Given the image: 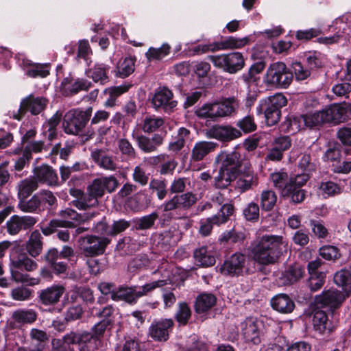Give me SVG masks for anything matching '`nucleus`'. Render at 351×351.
<instances>
[{
  "instance_id": "nucleus-1",
  "label": "nucleus",
  "mask_w": 351,
  "mask_h": 351,
  "mask_svg": "<svg viewBox=\"0 0 351 351\" xmlns=\"http://www.w3.org/2000/svg\"><path fill=\"white\" fill-rule=\"evenodd\" d=\"M221 163L218 175L215 178L217 188L224 189L235 179L236 188L245 192L258 185V178L247 161L240 160L237 152L221 153L217 158Z\"/></svg>"
},
{
  "instance_id": "nucleus-2",
  "label": "nucleus",
  "mask_w": 351,
  "mask_h": 351,
  "mask_svg": "<svg viewBox=\"0 0 351 351\" xmlns=\"http://www.w3.org/2000/svg\"><path fill=\"white\" fill-rule=\"evenodd\" d=\"M286 244L280 235L265 234L258 238L254 244L251 256L260 265L275 263L282 253Z\"/></svg>"
},
{
  "instance_id": "nucleus-3",
  "label": "nucleus",
  "mask_w": 351,
  "mask_h": 351,
  "mask_svg": "<svg viewBox=\"0 0 351 351\" xmlns=\"http://www.w3.org/2000/svg\"><path fill=\"white\" fill-rule=\"evenodd\" d=\"M239 106V101L234 97L222 98L220 100L204 104L196 108L195 113L199 118L215 121L234 116Z\"/></svg>"
},
{
  "instance_id": "nucleus-4",
  "label": "nucleus",
  "mask_w": 351,
  "mask_h": 351,
  "mask_svg": "<svg viewBox=\"0 0 351 351\" xmlns=\"http://www.w3.org/2000/svg\"><path fill=\"white\" fill-rule=\"evenodd\" d=\"M10 259V273L13 280L32 286L38 283V279L29 278L27 274H22L19 271L21 269L27 271H33L37 267V263L22 251L18 243L12 248Z\"/></svg>"
},
{
  "instance_id": "nucleus-5",
  "label": "nucleus",
  "mask_w": 351,
  "mask_h": 351,
  "mask_svg": "<svg viewBox=\"0 0 351 351\" xmlns=\"http://www.w3.org/2000/svg\"><path fill=\"white\" fill-rule=\"evenodd\" d=\"M345 110L337 104H332L324 109L306 115H302L305 120V126L313 128L324 123L334 124L342 122L344 119Z\"/></svg>"
},
{
  "instance_id": "nucleus-6",
  "label": "nucleus",
  "mask_w": 351,
  "mask_h": 351,
  "mask_svg": "<svg viewBox=\"0 0 351 351\" xmlns=\"http://www.w3.org/2000/svg\"><path fill=\"white\" fill-rule=\"evenodd\" d=\"M287 100L282 93H276L260 101L257 107L258 114L264 113L268 125L277 123L280 117V109L286 106Z\"/></svg>"
},
{
  "instance_id": "nucleus-7",
  "label": "nucleus",
  "mask_w": 351,
  "mask_h": 351,
  "mask_svg": "<svg viewBox=\"0 0 351 351\" xmlns=\"http://www.w3.org/2000/svg\"><path fill=\"white\" fill-rule=\"evenodd\" d=\"M250 259L245 254L236 252L228 258L219 267L223 275L241 276L252 272L250 264Z\"/></svg>"
},
{
  "instance_id": "nucleus-8",
  "label": "nucleus",
  "mask_w": 351,
  "mask_h": 351,
  "mask_svg": "<svg viewBox=\"0 0 351 351\" xmlns=\"http://www.w3.org/2000/svg\"><path fill=\"white\" fill-rule=\"evenodd\" d=\"M208 60L213 65L230 74L241 71L245 65V60L240 52H230L220 55L209 56Z\"/></svg>"
},
{
  "instance_id": "nucleus-9",
  "label": "nucleus",
  "mask_w": 351,
  "mask_h": 351,
  "mask_svg": "<svg viewBox=\"0 0 351 351\" xmlns=\"http://www.w3.org/2000/svg\"><path fill=\"white\" fill-rule=\"evenodd\" d=\"M90 112L75 109L68 111L63 119L64 131L69 134L77 135L85 128L90 119Z\"/></svg>"
},
{
  "instance_id": "nucleus-10",
  "label": "nucleus",
  "mask_w": 351,
  "mask_h": 351,
  "mask_svg": "<svg viewBox=\"0 0 351 351\" xmlns=\"http://www.w3.org/2000/svg\"><path fill=\"white\" fill-rule=\"evenodd\" d=\"M262 323L256 317H249L240 323L239 330L245 342L258 345L261 341Z\"/></svg>"
},
{
  "instance_id": "nucleus-11",
  "label": "nucleus",
  "mask_w": 351,
  "mask_h": 351,
  "mask_svg": "<svg viewBox=\"0 0 351 351\" xmlns=\"http://www.w3.org/2000/svg\"><path fill=\"white\" fill-rule=\"evenodd\" d=\"M109 243L106 237L87 236L80 239V245L86 256H95L102 254Z\"/></svg>"
},
{
  "instance_id": "nucleus-12",
  "label": "nucleus",
  "mask_w": 351,
  "mask_h": 351,
  "mask_svg": "<svg viewBox=\"0 0 351 351\" xmlns=\"http://www.w3.org/2000/svg\"><path fill=\"white\" fill-rule=\"evenodd\" d=\"M197 201V197L191 192H187L181 195H175L171 199L165 201L162 208L163 211L169 213L175 210L189 209Z\"/></svg>"
},
{
  "instance_id": "nucleus-13",
  "label": "nucleus",
  "mask_w": 351,
  "mask_h": 351,
  "mask_svg": "<svg viewBox=\"0 0 351 351\" xmlns=\"http://www.w3.org/2000/svg\"><path fill=\"white\" fill-rule=\"evenodd\" d=\"M238 129L229 125H215L207 130L206 136L222 142H229L241 136Z\"/></svg>"
},
{
  "instance_id": "nucleus-14",
  "label": "nucleus",
  "mask_w": 351,
  "mask_h": 351,
  "mask_svg": "<svg viewBox=\"0 0 351 351\" xmlns=\"http://www.w3.org/2000/svg\"><path fill=\"white\" fill-rule=\"evenodd\" d=\"M347 297L348 295L343 291L332 288L324 290L321 294L317 295L315 297V302L317 304L336 308L341 305Z\"/></svg>"
},
{
  "instance_id": "nucleus-15",
  "label": "nucleus",
  "mask_w": 351,
  "mask_h": 351,
  "mask_svg": "<svg viewBox=\"0 0 351 351\" xmlns=\"http://www.w3.org/2000/svg\"><path fill=\"white\" fill-rule=\"evenodd\" d=\"M152 103L156 109H162L165 112L172 111L177 106L171 90L166 87L158 88L152 99Z\"/></svg>"
},
{
  "instance_id": "nucleus-16",
  "label": "nucleus",
  "mask_w": 351,
  "mask_h": 351,
  "mask_svg": "<svg viewBox=\"0 0 351 351\" xmlns=\"http://www.w3.org/2000/svg\"><path fill=\"white\" fill-rule=\"evenodd\" d=\"M118 185L117 179L113 176H109L95 179L88 186V189L91 194L99 198L104 195L106 191L108 193L115 191Z\"/></svg>"
},
{
  "instance_id": "nucleus-17",
  "label": "nucleus",
  "mask_w": 351,
  "mask_h": 351,
  "mask_svg": "<svg viewBox=\"0 0 351 351\" xmlns=\"http://www.w3.org/2000/svg\"><path fill=\"white\" fill-rule=\"evenodd\" d=\"M248 42L249 38L247 36L243 38L228 36L219 42H216L208 45H204L202 47V51L206 52L208 51H215L240 49L245 46Z\"/></svg>"
},
{
  "instance_id": "nucleus-18",
  "label": "nucleus",
  "mask_w": 351,
  "mask_h": 351,
  "mask_svg": "<svg viewBox=\"0 0 351 351\" xmlns=\"http://www.w3.org/2000/svg\"><path fill=\"white\" fill-rule=\"evenodd\" d=\"M36 223V219L32 216H19L15 215L7 221L5 226L7 232L10 235H16L22 230L32 228Z\"/></svg>"
},
{
  "instance_id": "nucleus-19",
  "label": "nucleus",
  "mask_w": 351,
  "mask_h": 351,
  "mask_svg": "<svg viewBox=\"0 0 351 351\" xmlns=\"http://www.w3.org/2000/svg\"><path fill=\"white\" fill-rule=\"evenodd\" d=\"M173 326L171 319H161L154 321L149 326V334L156 341H165L169 339V330Z\"/></svg>"
},
{
  "instance_id": "nucleus-20",
  "label": "nucleus",
  "mask_w": 351,
  "mask_h": 351,
  "mask_svg": "<svg viewBox=\"0 0 351 351\" xmlns=\"http://www.w3.org/2000/svg\"><path fill=\"white\" fill-rule=\"evenodd\" d=\"M91 86V82L86 79H73L71 77H65L62 83V94L65 96L73 95L80 91L87 90Z\"/></svg>"
},
{
  "instance_id": "nucleus-21",
  "label": "nucleus",
  "mask_w": 351,
  "mask_h": 351,
  "mask_svg": "<svg viewBox=\"0 0 351 351\" xmlns=\"http://www.w3.org/2000/svg\"><path fill=\"white\" fill-rule=\"evenodd\" d=\"M34 177L37 183H41L48 186H58V177L56 171L50 166L44 165L36 167Z\"/></svg>"
},
{
  "instance_id": "nucleus-22",
  "label": "nucleus",
  "mask_w": 351,
  "mask_h": 351,
  "mask_svg": "<svg viewBox=\"0 0 351 351\" xmlns=\"http://www.w3.org/2000/svg\"><path fill=\"white\" fill-rule=\"evenodd\" d=\"M308 179V173L305 171L295 176L290 177L291 186L293 188L290 197L293 202L301 203L304 200L306 192L301 189V187L306 183Z\"/></svg>"
},
{
  "instance_id": "nucleus-23",
  "label": "nucleus",
  "mask_w": 351,
  "mask_h": 351,
  "mask_svg": "<svg viewBox=\"0 0 351 351\" xmlns=\"http://www.w3.org/2000/svg\"><path fill=\"white\" fill-rule=\"evenodd\" d=\"M270 180L282 196L291 197L293 188L291 186L290 177L287 172L283 170L275 171L270 175Z\"/></svg>"
},
{
  "instance_id": "nucleus-24",
  "label": "nucleus",
  "mask_w": 351,
  "mask_h": 351,
  "mask_svg": "<svg viewBox=\"0 0 351 351\" xmlns=\"http://www.w3.org/2000/svg\"><path fill=\"white\" fill-rule=\"evenodd\" d=\"M60 215L65 219H75L77 214L74 210L67 208L61 210ZM71 225V222L67 220L53 219L49 222L48 226L42 228V232L44 234L49 235L53 232L58 227H70Z\"/></svg>"
},
{
  "instance_id": "nucleus-25",
  "label": "nucleus",
  "mask_w": 351,
  "mask_h": 351,
  "mask_svg": "<svg viewBox=\"0 0 351 351\" xmlns=\"http://www.w3.org/2000/svg\"><path fill=\"white\" fill-rule=\"evenodd\" d=\"M138 147L141 150L145 153H150L157 150L158 147L163 143V137L160 134H154L152 137L149 138L144 135L134 136Z\"/></svg>"
},
{
  "instance_id": "nucleus-26",
  "label": "nucleus",
  "mask_w": 351,
  "mask_h": 351,
  "mask_svg": "<svg viewBox=\"0 0 351 351\" xmlns=\"http://www.w3.org/2000/svg\"><path fill=\"white\" fill-rule=\"evenodd\" d=\"M163 267H158L157 269L154 270L152 273L154 274L156 273H160L164 279L158 280L153 281L152 282L147 283L143 286L136 287V293L137 297L141 298L147 295L149 293L152 292L156 288L162 287L167 284V280H170L169 279V271H165V272L162 271V269Z\"/></svg>"
},
{
  "instance_id": "nucleus-27",
  "label": "nucleus",
  "mask_w": 351,
  "mask_h": 351,
  "mask_svg": "<svg viewBox=\"0 0 351 351\" xmlns=\"http://www.w3.org/2000/svg\"><path fill=\"white\" fill-rule=\"evenodd\" d=\"M313 325L314 330L322 335L331 332L335 328V325L328 319L326 313L321 310L315 311Z\"/></svg>"
},
{
  "instance_id": "nucleus-28",
  "label": "nucleus",
  "mask_w": 351,
  "mask_h": 351,
  "mask_svg": "<svg viewBox=\"0 0 351 351\" xmlns=\"http://www.w3.org/2000/svg\"><path fill=\"white\" fill-rule=\"evenodd\" d=\"M64 292V288L60 285H53L43 289L39 294L41 302L45 305L56 304Z\"/></svg>"
},
{
  "instance_id": "nucleus-29",
  "label": "nucleus",
  "mask_w": 351,
  "mask_h": 351,
  "mask_svg": "<svg viewBox=\"0 0 351 351\" xmlns=\"http://www.w3.org/2000/svg\"><path fill=\"white\" fill-rule=\"evenodd\" d=\"M46 100L43 97L29 95L21 103L19 110L22 112L29 110L32 114H39L45 107Z\"/></svg>"
},
{
  "instance_id": "nucleus-30",
  "label": "nucleus",
  "mask_w": 351,
  "mask_h": 351,
  "mask_svg": "<svg viewBox=\"0 0 351 351\" xmlns=\"http://www.w3.org/2000/svg\"><path fill=\"white\" fill-rule=\"evenodd\" d=\"M91 157L94 162L104 169L115 171L117 168V165L114 158L104 150L95 149L93 151Z\"/></svg>"
},
{
  "instance_id": "nucleus-31",
  "label": "nucleus",
  "mask_w": 351,
  "mask_h": 351,
  "mask_svg": "<svg viewBox=\"0 0 351 351\" xmlns=\"http://www.w3.org/2000/svg\"><path fill=\"white\" fill-rule=\"evenodd\" d=\"M110 66L103 63H96L94 66L88 69L86 71V75L91 78L95 82L101 84H105L109 80L108 71Z\"/></svg>"
},
{
  "instance_id": "nucleus-32",
  "label": "nucleus",
  "mask_w": 351,
  "mask_h": 351,
  "mask_svg": "<svg viewBox=\"0 0 351 351\" xmlns=\"http://www.w3.org/2000/svg\"><path fill=\"white\" fill-rule=\"evenodd\" d=\"M272 308L282 313H289L295 307L294 302L285 293L275 295L271 300Z\"/></svg>"
},
{
  "instance_id": "nucleus-33",
  "label": "nucleus",
  "mask_w": 351,
  "mask_h": 351,
  "mask_svg": "<svg viewBox=\"0 0 351 351\" xmlns=\"http://www.w3.org/2000/svg\"><path fill=\"white\" fill-rule=\"evenodd\" d=\"M217 146V143L211 141L197 142L192 149L191 160L200 161L209 153L213 152Z\"/></svg>"
},
{
  "instance_id": "nucleus-34",
  "label": "nucleus",
  "mask_w": 351,
  "mask_h": 351,
  "mask_svg": "<svg viewBox=\"0 0 351 351\" xmlns=\"http://www.w3.org/2000/svg\"><path fill=\"white\" fill-rule=\"evenodd\" d=\"M36 318L37 314L32 309L19 308L14 311L12 314V319L16 327L32 324Z\"/></svg>"
},
{
  "instance_id": "nucleus-35",
  "label": "nucleus",
  "mask_w": 351,
  "mask_h": 351,
  "mask_svg": "<svg viewBox=\"0 0 351 351\" xmlns=\"http://www.w3.org/2000/svg\"><path fill=\"white\" fill-rule=\"evenodd\" d=\"M150 162L154 165H160V172L161 174L172 172L177 166L175 159L166 154H158L150 158Z\"/></svg>"
},
{
  "instance_id": "nucleus-36",
  "label": "nucleus",
  "mask_w": 351,
  "mask_h": 351,
  "mask_svg": "<svg viewBox=\"0 0 351 351\" xmlns=\"http://www.w3.org/2000/svg\"><path fill=\"white\" fill-rule=\"evenodd\" d=\"M43 237L38 230L33 231L26 243L28 254L34 258L39 256L43 250Z\"/></svg>"
},
{
  "instance_id": "nucleus-37",
  "label": "nucleus",
  "mask_w": 351,
  "mask_h": 351,
  "mask_svg": "<svg viewBox=\"0 0 351 351\" xmlns=\"http://www.w3.org/2000/svg\"><path fill=\"white\" fill-rule=\"evenodd\" d=\"M285 69V64L282 62H276L270 64L267 69L265 81L267 84L277 86L280 80L281 74Z\"/></svg>"
},
{
  "instance_id": "nucleus-38",
  "label": "nucleus",
  "mask_w": 351,
  "mask_h": 351,
  "mask_svg": "<svg viewBox=\"0 0 351 351\" xmlns=\"http://www.w3.org/2000/svg\"><path fill=\"white\" fill-rule=\"evenodd\" d=\"M137 299L136 287H121L112 293V300L114 301L124 300L132 303Z\"/></svg>"
},
{
  "instance_id": "nucleus-39",
  "label": "nucleus",
  "mask_w": 351,
  "mask_h": 351,
  "mask_svg": "<svg viewBox=\"0 0 351 351\" xmlns=\"http://www.w3.org/2000/svg\"><path fill=\"white\" fill-rule=\"evenodd\" d=\"M216 297L212 293H203L199 295L195 303V311L204 313L210 309L216 303Z\"/></svg>"
},
{
  "instance_id": "nucleus-40",
  "label": "nucleus",
  "mask_w": 351,
  "mask_h": 351,
  "mask_svg": "<svg viewBox=\"0 0 351 351\" xmlns=\"http://www.w3.org/2000/svg\"><path fill=\"white\" fill-rule=\"evenodd\" d=\"M193 256L199 266L210 267L215 263L214 255L206 247H201L194 251Z\"/></svg>"
},
{
  "instance_id": "nucleus-41",
  "label": "nucleus",
  "mask_w": 351,
  "mask_h": 351,
  "mask_svg": "<svg viewBox=\"0 0 351 351\" xmlns=\"http://www.w3.org/2000/svg\"><path fill=\"white\" fill-rule=\"evenodd\" d=\"M335 283L343 288V293L347 295L351 292V270L341 269L334 276Z\"/></svg>"
},
{
  "instance_id": "nucleus-42",
  "label": "nucleus",
  "mask_w": 351,
  "mask_h": 351,
  "mask_svg": "<svg viewBox=\"0 0 351 351\" xmlns=\"http://www.w3.org/2000/svg\"><path fill=\"white\" fill-rule=\"evenodd\" d=\"M38 187V184L34 177L21 180L17 186L19 199H26Z\"/></svg>"
},
{
  "instance_id": "nucleus-43",
  "label": "nucleus",
  "mask_w": 351,
  "mask_h": 351,
  "mask_svg": "<svg viewBox=\"0 0 351 351\" xmlns=\"http://www.w3.org/2000/svg\"><path fill=\"white\" fill-rule=\"evenodd\" d=\"M190 131L185 128H180L177 135L175 136L169 144L170 151L177 152L182 149L186 140L189 138Z\"/></svg>"
},
{
  "instance_id": "nucleus-44",
  "label": "nucleus",
  "mask_w": 351,
  "mask_h": 351,
  "mask_svg": "<svg viewBox=\"0 0 351 351\" xmlns=\"http://www.w3.org/2000/svg\"><path fill=\"white\" fill-rule=\"evenodd\" d=\"M305 127V120L302 115L288 117L283 123L284 130L291 134H295Z\"/></svg>"
},
{
  "instance_id": "nucleus-45",
  "label": "nucleus",
  "mask_w": 351,
  "mask_h": 351,
  "mask_svg": "<svg viewBox=\"0 0 351 351\" xmlns=\"http://www.w3.org/2000/svg\"><path fill=\"white\" fill-rule=\"evenodd\" d=\"M164 123L162 118L155 115H149L143 119L141 129L145 133H152L160 128Z\"/></svg>"
},
{
  "instance_id": "nucleus-46",
  "label": "nucleus",
  "mask_w": 351,
  "mask_h": 351,
  "mask_svg": "<svg viewBox=\"0 0 351 351\" xmlns=\"http://www.w3.org/2000/svg\"><path fill=\"white\" fill-rule=\"evenodd\" d=\"M41 210L50 208L57 204V199L53 192L49 190H40L36 193Z\"/></svg>"
},
{
  "instance_id": "nucleus-47",
  "label": "nucleus",
  "mask_w": 351,
  "mask_h": 351,
  "mask_svg": "<svg viewBox=\"0 0 351 351\" xmlns=\"http://www.w3.org/2000/svg\"><path fill=\"white\" fill-rule=\"evenodd\" d=\"M171 47L167 43H164L160 47H149L145 53L147 59L150 62L152 60H160L167 56L170 52Z\"/></svg>"
},
{
  "instance_id": "nucleus-48",
  "label": "nucleus",
  "mask_w": 351,
  "mask_h": 351,
  "mask_svg": "<svg viewBox=\"0 0 351 351\" xmlns=\"http://www.w3.org/2000/svg\"><path fill=\"white\" fill-rule=\"evenodd\" d=\"M98 197L91 194L90 191L87 189V193L83 195L82 198L73 201V205L82 210L93 207L98 204Z\"/></svg>"
},
{
  "instance_id": "nucleus-49",
  "label": "nucleus",
  "mask_w": 351,
  "mask_h": 351,
  "mask_svg": "<svg viewBox=\"0 0 351 351\" xmlns=\"http://www.w3.org/2000/svg\"><path fill=\"white\" fill-rule=\"evenodd\" d=\"M24 71L27 75L32 77H45L49 75V71L42 65L32 64L28 60H23Z\"/></svg>"
},
{
  "instance_id": "nucleus-50",
  "label": "nucleus",
  "mask_w": 351,
  "mask_h": 351,
  "mask_svg": "<svg viewBox=\"0 0 351 351\" xmlns=\"http://www.w3.org/2000/svg\"><path fill=\"white\" fill-rule=\"evenodd\" d=\"M277 202V196L272 190H264L261 193V206L263 210H271Z\"/></svg>"
},
{
  "instance_id": "nucleus-51",
  "label": "nucleus",
  "mask_w": 351,
  "mask_h": 351,
  "mask_svg": "<svg viewBox=\"0 0 351 351\" xmlns=\"http://www.w3.org/2000/svg\"><path fill=\"white\" fill-rule=\"evenodd\" d=\"M135 60L131 57L125 58L117 66L118 77L125 78L128 77L134 71Z\"/></svg>"
},
{
  "instance_id": "nucleus-52",
  "label": "nucleus",
  "mask_w": 351,
  "mask_h": 351,
  "mask_svg": "<svg viewBox=\"0 0 351 351\" xmlns=\"http://www.w3.org/2000/svg\"><path fill=\"white\" fill-rule=\"evenodd\" d=\"M39 202V199L36 193L27 201H26L25 199H21L18 206L20 210L23 212L33 213L38 210H41Z\"/></svg>"
},
{
  "instance_id": "nucleus-53",
  "label": "nucleus",
  "mask_w": 351,
  "mask_h": 351,
  "mask_svg": "<svg viewBox=\"0 0 351 351\" xmlns=\"http://www.w3.org/2000/svg\"><path fill=\"white\" fill-rule=\"evenodd\" d=\"M130 267L135 269H154L156 267V262L148 259L145 255H141L133 259Z\"/></svg>"
},
{
  "instance_id": "nucleus-54",
  "label": "nucleus",
  "mask_w": 351,
  "mask_h": 351,
  "mask_svg": "<svg viewBox=\"0 0 351 351\" xmlns=\"http://www.w3.org/2000/svg\"><path fill=\"white\" fill-rule=\"evenodd\" d=\"M234 207L232 205L229 204H223L219 212L213 217L214 223L215 225L219 226L222 223H226L228 217L233 214Z\"/></svg>"
},
{
  "instance_id": "nucleus-55",
  "label": "nucleus",
  "mask_w": 351,
  "mask_h": 351,
  "mask_svg": "<svg viewBox=\"0 0 351 351\" xmlns=\"http://www.w3.org/2000/svg\"><path fill=\"white\" fill-rule=\"evenodd\" d=\"M149 189L156 193L159 200H162L167 195V184L165 180L153 179L149 182Z\"/></svg>"
},
{
  "instance_id": "nucleus-56",
  "label": "nucleus",
  "mask_w": 351,
  "mask_h": 351,
  "mask_svg": "<svg viewBox=\"0 0 351 351\" xmlns=\"http://www.w3.org/2000/svg\"><path fill=\"white\" fill-rule=\"evenodd\" d=\"M176 239L174 238L173 232L171 230H166L159 234L158 244L160 245L164 250H167L171 245L176 243Z\"/></svg>"
},
{
  "instance_id": "nucleus-57",
  "label": "nucleus",
  "mask_w": 351,
  "mask_h": 351,
  "mask_svg": "<svg viewBox=\"0 0 351 351\" xmlns=\"http://www.w3.org/2000/svg\"><path fill=\"white\" fill-rule=\"evenodd\" d=\"M158 218V215L156 212H153L147 215H145L137 220V228L140 230L149 229L154 226Z\"/></svg>"
},
{
  "instance_id": "nucleus-58",
  "label": "nucleus",
  "mask_w": 351,
  "mask_h": 351,
  "mask_svg": "<svg viewBox=\"0 0 351 351\" xmlns=\"http://www.w3.org/2000/svg\"><path fill=\"white\" fill-rule=\"evenodd\" d=\"M326 274L324 272L313 274L308 278V287L311 291H317L320 289L325 282Z\"/></svg>"
},
{
  "instance_id": "nucleus-59",
  "label": "nucleus",
  "mask_w": 351,
  "mask_h": 351,
  "mask_svg": "<svg viewBox=\"0 0 351 351\" xmlns=\"http://www.w3.org/2000/svg\"><path fill=\"white\" fill-rule=\"evenodd\" d=\"M191 311L186 302L179 304L178 310L176 314V320L180 324H186L191 317Z\"/></svg>"
},
{
  "instance_id": "nucleus-60",
  "label": "nucleus",
  "mask_w": 351,
  "mask_h": 351,
  "mask_svg": "<svg viewBox=\"0 0 351 351\" xmlns=\"http://www.w3.org/2000/svg\"><path fill=\"white\" fill-rule=\"evenodd\" d=\"M62 118V113L57 111L45 123V127L47 128L49 132L48 138L52 140L56 135V128L59 124Z\"/></svg>"
},
{
  "instance_id": "nucleus-61",
  "label": "nucleus",
  "mask_w": 351,
  "mask_h": 351,
  "mask_svg": "<svg viewBox=\"0 0 351 351\" xmlns=\"http://www.w3.org/2000/svg\"><path fill=\"white\" fill-rule=\"evenodd\" d=\"M319 189L325 197L335 195L341 192L339 185L330 181L322 182Z\"/></svg>"
},
{
  "instance_id": "nucleus-62",
  "label": "nucleus",
  "mask_w": 351,
  "mask_h": 351,
  "mask_svg": "<svg viewBox=\"0 0 351 351\" xmlns=\"http://www.w3.org/2000/svg\"><path fill=\"white\" fill-rule=\"evenodd\" d=\"M243 215L248 221L257 220L259 217V207L254 202L249 203L243 209Z\"/></svg>"
},
{
  "instance_id": "nucleus-63",
  "label": "nucleus",
  "mask_w": 351,
  "mask_h": 351,
  "mask_svg": "<svg viewBox=\"0 0 351 351\" xmlns=\"http://www.w3.org/2000/svg\"><path fill=\"white\" fill-rule=\"evenodd\" d=\"M182 351H208L207 345L197 339L195 336L191 337V342L189 343Z\"/></svg>"
},
{
  "instance_id": "nucleus-64",
  "label": "nucleus",
  "mask_w": 351,
  "mask_h": 351,
  "mask_svg": "<svg viewBox=\"0 0 351 351\" xmlns=\"http://www.w3.org/2000/svg\"><path fill=\"white\" fill-rule=\"evenodd\" d=\"M237 125L245 133L254 131L256 128V125L254 121V119L250 116H246L242 119L239 120L237 122Z\"/></svg>"
}]
</instances>
